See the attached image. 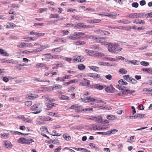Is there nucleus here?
I'll return each instance as SVG.
<instances>
[{
    "mask_svg": "<svg viewBox=\"0 0 152 152\" xmlns=\"http://www.w3.org/2000/svg\"><path fill=\"white\" fill-rule=\"evenodd\" d=\"M107 48L108 51L112 53H118L122 49V48L119 47V45L115 43H111L109 44Z\"/></svg>",
    "mask_w": 152,
    "mask_h": 152,
    "instance_id": "obj_1",
    "label": "nucleus"
},
{
    "mask_svg": "<svg viewBox=\"0 0 152 152\" xmlns=\"http://www.w3.org/2000/svg\"><path fill=\"white\" fill-rule=\"evenodd\" d=\"M18 143L26 144H29L32 142H34L33 139H26L23 137H21L18 140Z\"/></svg>",
    "mask_w": 152,
    "mask_h": 152,
    "instance_id": "obj_2",
    "label": "nucleus"
},
{
    "mask_svg": "<svg viewBox=\"0 0 152 152\" xmlns=\"http://www.w3.org/2000/svg\"><path fill=\"white\" fill-rule=\"evenodd\" d=\"M144 15V14L143 13H131L129 15H127L126 17L128 18H139L142 17Z\"/></svg>",
    "mask_w": 152,
    "mask_h": 152,
    "instance_id": "obj_3",
    "label": "nucleus"
},
{
    "mask_svg": "<svg viewBox=\"0 0 152 152\" xmlns=\"http://www.w3.org/2000/svg\"><path fill=\"white\" fill-rule=\"evenodd\" d=\"M135 92V91H131L130 90L126 89L123 91H121L118 93L116 94L115 96H122L123 95H127L130 94L131 95H133V94Z\"/></svg>",
    "mask_w": 152,
    "mask_h": 152,
    "instance_id": "obj_4",
    "label": "nucleus"
},
{
    "mask_svg": "<svg viewBox=\"0 0 152 152\" xmlns=\"http://www.w3.org/2000/svg\"><path fill=\"white\" fill-rule=\"evenodd\" d=\"M104 54L102 53L97 51L91 50L89 54V56H92L94 57H103Z\"/></svg>",
    "mask_w": 152,
    "mask_h": 152,
    "instance_id": "obj_5",
    "label": "nucleus"
},
{
    "mask_svg": "<svg viewBox=\"0 0 152 152\" xmlns=\"http://www.w3.org/2000/svg\"><path fill=\"white\" fill-rule=\"evenodd\" d=\"M82 101L84 102H94L96 101V99L94 98L91 97V96H88L86 97H84L81 98Z\"/></svg>",
    "mask_w": 152,
    "mask_h": 152,
    "instance_id": "obj_6",
    "label": "nucleus"
},
{
    "mask_svg": "<svg viewBox=\"0 0 152 152\" xmlns=\"http://www.w3.org/2000/svg\"><path fill=\"white\" fill-rule=\"evenodd\" d=\"M94 32L97 34H99L102 35H108L110 34V33L109 31L101 29L95 30L94 31Z\"/></svg>",
    "mask_w": 152,
    "mask_h": 152,
    "instance_id": "obj_7",
    "label": "nucleus"
},
{
    "mask_svg": "<svg viewBox=\"0 0 152 152\" xmlns=\"http://www.w3.org/2000/svg\"><path fill=\"white\" fill-rule=\"evenodd\" d=\"M115 91V88H113L112 85L109 86H107L105 88V91L108 93H113Z\"/></svg>",
    "mask_w": 152,
    "mask_h": 152,
    "instance_id": "obj_8",
    "label": "nucleus"
},
{
    "mask_svg": "<svg viewBox=\"0 0 152 152\" xmlns=\"http://www.w3.org/2000/svg\"><path fill=\"white\" fill-rule=\"evenodd\" d=\"M106 87V86L105 85L103 86L102 85H100L99 84H96L92 85V88H94L97 89L101 90L105 88Z\"/></svg>",
    "mask_w": 152,
    "mask_h": 152,
    "instance_id": "obj_9",
    "label": "nucleus"
},
{
    "mask_svg": "<svg viewBox=\"0 0 152 152\" xmlns=\"http://www.w3.org/2000/svg\"><path fill=\"white\" fill-rule=\"evenodd\" d=\"M47 106V108H46L47 110H50L53 107H55L56 105H57V104L54 103L52 102H50V103H46Z\"/></svg>",
    "mask_w": 152,
    "mask_h": 152,
    "instance_id": "obj_10",
    "label": "nucleus"
},
{
    "mask_svg": "<svg viewBox=\"0 0 152 152\" xmlns=\"http://www.w3.org/2000/svg\"><path fill=\"white\" fill-rule=\"evenodd\" d=\"M87 75L88 76L92 77L94 79L99 78L100 77L98 74L95 73H87Z\"/></svg>",
    "mask_w": 152,
    "mask_h": 152,
    "instance_id": "obj_11",
    "label": "nucleus"
},
{
    "mask_svg": "<svg viewBox=\"0 0 152 152\" xmlns=\"http://www.w3.org/2000/svg\"><path fill=\"white\" fill-rule=\"evenodd\" d=\"M90 119L94 120L96 122L99 123L102 122V117L100 116H99L97 117H93L92 119L90 118Z\"/></svg>",
    "mask_w": 152,
    "mask_h": 152,
    "instance_id": "obj_12",
    "label": "nucleus"
},
{
    "mask_svg": "<svg viewBox=\"0 0 152 152\" xmlns=\"http://www.w3.org/2000/svg\"><path fill=\"white\" fill-rule=\"evenodd\" d=\"M83 57L81 56H74V60L76 62H81L83 61L82 60Z\"/></svg>",
    "mask_w": 152,
    "mask_h": 152,
    "instance_id": "obj_13",
    "label": "nucleus"
},
{
    "mask_svg": "<svg viewBox=\"0 0 152 152\" xmlns=\"http://www.w3.org/2000/svg\"><path fill=\"white\" fill-rule=\"evenodd\" d=\"M68 38L69 39L71 40H76L78 39L79 37H77V34L75 33L72 34H70L68 37Z\"/></svg>",
    "mask_w": 152,
    "mask_h": 152,
    "instance_id": "obj_14",
    "label": "nucleus"
},
{
    "mask_svg": "<svg viewBox=\"0 0 152 152\" xmlns=\"http://www.w3.org/2000/svg\"><path fill=\"white\" fill-rule=\"evenodd\" d=\"M59 97L61 99L68 100H70L69 97L64 95L60 94L59 95Z\"/></svg>",
    "mask_w": 152,
    "mask_h": 152,
    "instance_id": "obj_15",
    "label": "nucleus"
},
{
    "mask_svg": "<svg viewBox=\"0 0 152 152\" xmlns=\"http://www.w3.org/2000/svg\"><path fill=\"white\" fill-rule=\"evenodd\" d=\"M84 23H79L77 25H76L74 27V28L76 27L78 29H80L82 27L86 28V26L84 25Z\"/></svg>",
    "mask_w": 152,
    "mask_h": 152,
    "instance_id": "obj_16",
    "label": "nucleus"
},
{
    "mask_svg": "<svg viewBox=\"0 0 152 152\" xmlns=\"http://www.w3.org/2000/svg\"><path fill=\"white\" fill-rule=\"evenodd\" d=\"M89 68L93 70L96 72H98L99 70V68L97 66H88Z\"/></svg>",
    "mask_w": 152,
    "mask_h": 152,
    "instance_id": "obj_17",
    "label": "nucleus"
},
{
    "mask_svg": "<svg viewBox=\"0 0 152 152\" xmlns=\"http://www.w3.org/2000/svg\"><path fill=\"white\" fill-rule=\"evenodd\" d=\"M4 145L5 147L7 148H11L12 146L10 142L8 141L5 142Z\"/></svg>",
    "mask_w": 152,
    "mask_h": 152,
    "instance_id": "obj_18",
    "label": "nucleus"
},
{
    "mask_svg": "<svg viewBox=\"0 0 152 152\" xmlns=\"http://www.w3.org/2000/svg\"><path fill=\"white\" fill-rule=\"evenodd\" d=\"M97 39H96V42L98 43L100 42L101 43L102 40L107 39V38L105 37H100L97 36Z\"/></svg>",
    "mask_w": 152,
    "mask_h": 152,
    "instance_id": "obj_19",
    "label": "nucleus"
},
{
    "mask_svg": "<svg viewBox=\"0 0 152 152\" xmlns=\"http://www.w3.org/2000/svg\"><path fill=\"white\" fill-rule=\"evenodd\" d=\"M145 115L144 114L137 113L134 116V118H141Z\"/></svg>",
    "mask_w": 152,
    "mask_h": 152,
    "instance_id": "obj_20",
    "label": "nucleus"
},
{
    "mask_svg": "<svg viewBox=\"0 0 152 152\" xmlns=\"http://www.w3.org/2000/svg\"><path fill=\"white\" fill-rule=\"evenodd\" d=\"M0 54L5 56H9V54L6 51L2 49H0Z\"/></svg>",
    "mask_w": 152,
    "mask_h": 152,
    "instance_id": "obj_21",
    "label": "nucleus"
},
{
    "mask_svg": "<svg viewBox=\"0 0 152 152\" xmlns=\"http://www.w3.org/2000/svg\"><path fill=\"white\" fill-rule=\"evenodd\" d=\"M74 43L75 45H83L86 44V42L84 41L79 40L75 41Z\"/></svg>",
    "mask_w": 152,
    "mask_h": 152,
    "instance_id": "obj_22",
    "label": "nucleus"
},
{
    "mask_svg": "<svg viewBox=\"0 0 152 152\" xmlns=\"http://www.w3.org/2000/svg\"><path fill=\"white\" fill-rule=\"evenodd\" d=\"M26 44L23 42H21L19 43V45H17V47L19 48H26Z\"/></svg>",
    "mask_w": 152,
    "mask_h": 152,
    "instance_id": "obj_23",
    "label": "nucleus"
},
{
    "mask_svg": "<svg viewBox=\"0 0 152 152\" xmlns=\"http://www.w3.org/2000/svg\"><path fill=\"white\" fill-rule=\"evenodd\" d=\"M45 64L44 63H39L36 64L35 65V67L37 68H42L45 66Z\"/></svg>",
    "mask_w": 152,
    "mask_h": 152,
    "instance_id": "obj_24",
    "label": "nucleus"
},
{
    "mask_svg": "<svg viewBox=\"0 0 152 152\" xmlns=\"http://www.w3.org/2000/svg\"><path fill=\"white\" fill-rule=\"evenodd\" d=\"M129 63H131L134 65L139 64V61L135 60H134L132 61H129L128 64H129Z\"/></svg>",
    "mask_w": 152,
    "mask_h": 152,
    "instance_id": "obj_25",
    "label": "nucleus"
},
{
    "mask_svg": "<svg viewBox=\"0 0 152 152\" xmlns=\"http://www.w3.org/2000/svg\"><path fill=\"white\" fill-rule=\"evenodd\" d=\"M89 145L91 148H94L97 151H99V148L94 143H90L89 144Z\"/></svg>",
    "mask_w": 152,
    "mask_h": 152,
    "instance_id": "obj_26",
    "label": "nucleus"
},
{
    "mask_svg": "<svg viewBox=\"0 0 152 152\" xmlns=\"http://www.w3.org/2000/svg\"><path fill=\"white\" fill-rule=\"evenodd\" d=\"M107 118L109 120H114L117 119V117H115L112 115H108L107 116Z\"/></svg>",
    "mask_w": 152,
    "mask_h": 152,
    "instance_id": "obj_27",
    "label": "nucleus"
},
{
    "mask_svg": "<svg viewBox=\"0 0 152 152\" xmlns=\"http://www.w3.org/2000/svg\"><path fill=\"white\" fill-rule=\"evenodd\" d=\"M123 78L127 81L130 82V79L131 77H130L129 75H124L123 76Z\"/></svg>",
    "mask_w": 152,
    "mask_h": 152,
    "instance_id": "obj_28",
    "label": "nucleus"
},
{
    "mask_svg": "<svg viewBox=\"0 0 152 152\" xmlns=\"http://www.w3.org/2000/svg\"><path fill=\"white\" fill-rule=\"evenodd\" d=\"M13 132L12 133L13 134H18V135H27L29 134H24L23 133L20 132L14 131H13Z\"/></svg>",
    "mask_w": 152,
    "mask_h": 152,
    "instance_id": "obj_29",
    "label": "nucleus"
},
{
    "mask_svg": "<svg viewBox=\"0 0 152 152\" xmlns=\"http://www.w3.org/2000/svg\"><path fill=\"white\" fill-rule=\"evenodd\" d=\"M48 95H46L45 96L46 97V101H48L50 102V103L51 102H53L55 101V99L53 98H51L49 97H48Z\"/></svg>",
    "mask_w": 152,
    "mask_h": 152,
    "instance_id": "obj_30",
    "label": "nucleus"
},
{
    "mask_svg": "<svg viewBox=\"0 0 152 152\" xmlns=\"http://www.w3.org/2000/svg\"><path fill=\"white\" fill-rule=\"evenodd\" d=\"M64 138L66 140H70L71 137L68 134H64L63 135Z\"/></svg>",
    "mask_w": 152,
    "mask_h": 152,
    "instance_id": "obj_31",
    "label": "nucleus"
},
{
    "mask_svg": "<svg viewBox=\"0 0 152 152\" xmlns=\"http://www.w3.org/2000/svg\"><path fill=\"white\" fill-rule=\"evenodd\" d=\"M62 87L61 85L59 84H56L55 86H53L52 88V90H54V88L56 89H60L62 88Z\"/></svg>",
    "mask_w": 152,
    "mask_h": 152,
    "instance_id": "obj_32",
    "label": "nucleus"
},
{
    "mask_svg": "<svg viewBox=\"0 0 152 152\" xmlns=\"http://www.w3.org/2000/svg\"><path fill=\"white\" fill-rule=\"evenodd\" d=\"M28 96L29 97V99H33L34 98H37L38 97V95L37 94L35 95L33 94H30Z\"/></svg>",
    "mask_w": 152,
    "mask_h": 152,
    "instance_id": "obj_33",
    "label": "nucleus"
},
{
    "mask_svg": "<svg viewBox=\"0 0 152 152\" xmlns=\"http://www.w3.org/2000/svg\"><path fill=\"white\" fill-rule=\"evenodd\" d=\"M118 83L120 84L126 85L128 84L127 82L124 81L122 79H121L118 81Z\"/></svg>",
    "mask_w": 152,
    "mask_h": 152,
    "instance_id": "obj_34",
    "label": "nucleus"
},
{
    "mask_svg": "<svg viewBox=\"0 0 152 152\" xmlns=\"http://www.w3.org/2000/svg\"><path fill=\"white\" fill-rule=\"evenodd\" d=\"M72 18L73 19H75L78 20H81L82 19V18L80 17L75 15L72 16Z\"/></svg>",
    "mask_w": 152,
    "mask_h": 152,
    "instance_id": "obj_35",
    "label": "nucleus"
},
{
    "mask_svg": "<svg viewBox=\"0 0 152 152\" xmlns=\"http://www.w3.org/2000/svg\"><path fill=\"white\" fill-rule=\"evenodd\" d=\"M38 107L37 104H35L32 106L31 107V109L32 110H37Z\"/></svg>",
    "mask_w": 152,
    "mask_h": 152,
    "instance_id": "obj_36",
    "label": "nucleus"
},
{
    "mask_svg": "<svg viewBox=\"0 0 152 152\" xmlns=\"http://www.w3.org/2000/svg\"><path fill=\"white\" fill-rule=\"evenodd\" d=\"M16 26V25L13 23H8V24L7 25L6 28H10L12 27H15Z\"/></svg>",
    "mask_w": 152,
    "mask_h": 152,
    "instance_id": "obj_37",
    "label": "nucleus"
},
{
    "mask_svg": "<svg viewBox=\"0 0 152 152\" xmlns=\"http://www.w3.org/2000/svg\"><path fill=\"white\" fill-rule=\"evenodd\" d=\"M109 131L107 132H98L96 133L97 134H102L103 135H110L109 134Z\"/></svg>",
    "mask_w": 152,
    "mask_h": 152,
    "instance_id": "obj_38",
    "label": "nucleus"
},
{
    "mask_svg": "<svg viewBox=\"0 0 152 152\" xmlns=\"http://www.w3.org/2000/svg\"><path fill=\"white\" fill-rule=\"evenodd\" d=\"M119 71L120 73L123 74H126L127 72L126 70L123 68L120 69Z\"/></svg>",
    "mask_w": 152,
    "mask_h": 152,
    "instance_id": "obj_39",
    "label": "nucleus"
},
{
    "mask_svg": "<svg viewBox=\"0 0 152 152\" xmlns=\"http://www.w3.org/2000/svg\"><path fill=\"white\" fill-rule=\"evenodd\" d=\"M140 64L142 66H146L149 65V63L146 61H142L140 62Z\"/></svg>",
    "mask_w": 152,
    "mask_h": 152,
    "instance_id": "obj_40",
    "label": "nucleus"
},
{
    "mask_svg": "<svg viewBox=\"0 0 152 152\" xmlns=\"http://www.w3.org/2000/svg\"><path fill=\"white\" fill-rule=\"evenodd\" d=\"M109 135L112 134H114L117 132H118V130L116 129H113L111 130L110 131H109Z\"/></svg>",
    "mask_w": 152,
    "mask_h": 152,
    "instance_id": "obj_41",
    "label": "nucleus"
},
{
    "mask_svg": "<svg viewBox=\"0 0 152 152\" xmlns=\"http://www.w3.org/2000/svg\"><path fill=\"white\" fill-rule=\"evenodd\" d=\"M116 87L118 88L119 89L121 90H124V88H126V87L124 86H120L119 85H117Z\"/></svg>",
    "mask_w": 152,
    "mask_h": 152,
    "instance_id": "obj_42",
    "label": "nucleus"
},
{
    "mask_svg": "<svg viewBox=\"0 0 152 152\" xmlns=\"http://www.w3.org/2000/svg\"><path fill=\"white\" fill-rule=\"evenodd\" d=\"M78 68L80 70H83L85 68V66L84 65L81 64L78 66Z\"/></svg>",
    "mask_w": 152,
    "mask_h": 152,
    "instance_id": "obj_43",
    "label": "nucleus"
},
{
    "mask_svg": "<svg viewBox=\"0 0 152 152\" xmlns=\"http://www.w3.org/2000/svg\"><path fill=\"white\" fill-rule=\"evenodd\" d=\"M32 104V102L31 101H27L25 102V105L27 106H31Z\"/></svg>",
    "mask_w": 152,
    "mask_h": 152,
    "instance_id": "obj_44",
    "label": "nucleus"
},
{
    "mask_svg": "<svg viewBox=\"0 0 152 152\" xmlns=\"http://www.w3.org/2000/svg\"><path fill=\"white\" fill-rule=\"evenodd\" d=\"M98 64L99 65H110L109 64V63H106V62H99L98 63Z\"/></svg>",
    "mask_w": 152,
    "mask_h": 152,
    "instance_id": "obj_45",
    "label": "nucleus"
},
{
    "mask_svg": "<svg viewBox=\"0 0 152 152\" xmlns=\"http://www.w3.org/2000/svg\"><path fill=\"white\" fill-rule=\"evenodd\" d=\"M59 15L58 14H51L50 16V18H57L58 17Z\"/></svg>",
    "mask_w": 152,
    "mask_h": 152,
    "instance_id": "obj_46",
    "label": "nucleus"
},
{
    "mask_svg": "<svg viewBox=\"0 0 152 152\" xmlns=\"http://www.w3.org/2000/svg\"><path fill=\"white\" fill-rule=\"evenodd\" d=\"M151 69L150 68H142L141 69V70L145 72H147L148 73H150V70Z\"/></svg>",
    "mask_w": 152,
    "mask_h": 152,
    "instance_id": "obj_47",
    "label": "nucleus"
},
{
    "mask_svg": "<svg viewBox=\"0 0 152 152\" xmlns=\"http://www.w3.org/2000/svg\"><path fill=\"white\" fill-rule=\"evenodd\" d=\"M105 16H107L110 18H111L114 19L116 17L115 15L111 14H109L108 15H105Z\"/></svg>",
    "mask_w": 152,
    "mask_h": 152,
    "instance_id": "obj_48",
    "label": "nucleus"
},
{
    "mask_svg": "<svg viewBox=\"0 0 152 152\" xmlns=\"http://www.w3.org/2000/svg\"><path fill=\"white\" fill-rule=\"evenodd\" d=\"M61 50L60 49V48H58L55 49H53L52 51L53 52H59Z\"/></svg>",
    "mask_w": 152,
    "mask_h": 152,
    "instance_id": "obj_49",
    "label": "nucleus"
},
{
    "mask_svg": "<svg viewBox=\"0 0 152 152\" xmlns=\"http://www.w3.org/2000/svg\"><path fill=\"white\" fill-rule=\"evenodd\" d=\"M132 5L133 7L137 8L138 7L139 5L137 2H133L132 4Z\"/></svg>",
    "mask_w": 152,
    "mask_h": 152,
    "instance_id": "obj_50",
    "label": "nucleus"
},
{
    "mask_svg": "<svg viewBox=\"0 0 152 152\" xmlns=\"http://www.w3.org/2000/svg\"><path fill=\"white\" fill-rule=\"evenodd\" d=\"M111 43H108L107 42H105L103 41L102 40L101 43V44L102 45H108V47L109 45H110L109 44H110Z\"/></svg>",
    "mask_w": 152,
    "mask_h": 152,
    "instance_id": "obj_51",
    "label": "nucleus"
},
{
    "mask_svg": "<svg viewBox=\"0 0 152 152\" xmlns=\"http://www.w3.org/2000/svg\"><path fill=\"white\" fill-rule=\"evenodd\" d=\"M132 79H130V82H131L133 84H136L137 83V81L135 79L131 77Z\"/></svg>",
    "mask_w": 152,
    "mask_h": 152,
    "instance_id": "obj_52",
    "label": "nucleus"
},
{
    "mask_svg": "<svg viewBox=\"0 0 152 152\" xmlns=\"http://www.w3.org/2000/svg\"><path fill=\"white\" fill-rule=\"evenodd\" d=\"M20 7V5L19 4H12L11 5V7L12 8H14L15 7L19 8Z\"/></svg>",
    "mask_w": 152,
    "mask_h": 152,
    "instance_id": "obj_53",
    "label": "nucleus"
},
{
    "mask_svg": "<svg viewBox=\"0 0 152 152\" xmlns=\"http://www.w3.org/2000/svg\"><path fill=\"white\" fill-rule=\"evenodd\" d=\"M101 21V20L99 19H94L93 20V21H92V22H93V23H100Z\"/></svg>",
    "mask_w": 152,
    "mask_h": 152,
    "instance_id": "obj_54",
    "label": "nucleus"
},
{
    "mask_svg": "<svg viewBox=\"0 0 152 152\" xmlns=\"http://www.w3.org/2000/svg\"><path fill=\"white\" fill-rule=\"evenodd\" d=\"M80 126H75L71 127L70 129L71 130H73V129H80Z\"/></svg>",
    "mask_w": 152,
    "mask_h": 152,
    "instance_id": "obj_55",
    "label": "nucleus"
},
{
    "mask_svg": "<svg viewBox=\"0 0 152 152\" xmlns=\"http://www.w3.org/2000/svg\"><path fill=\"white\" fill-rule=\"evenodd\" d=\"M35 35L38 37H40L41 36H43L44 35V33H37L36 32L35 33Z\"/></svg>",
    "mask_w": 152,
    "mask_h": 152,
    "instance_id": "obj_56",
    "label": "nucleus"
},
{
    "mask_svg": "<svg viewBox=\"0 0 152 152\" xmlns=\"http://www.w3.org/2000/svg\"><path fill=\"white\" fill-rule=\"evenodd\" d=\"M56 80L57 81H64V78L63 77H58L56 78Z\"/></svg>",
    "mask_w": 152,
    "mask_h": 152,
    "instance_id": "obj_57",
    "label": "nucleus"
},
{
    "mask_svg": "<svg viewBox=\"0 0 152 152\" xmlns=\"http://www.w3.org/2000/svg\"><path fill=\"white\" fill-rule=\"evenodd\" d=\"M38 50L39 51V52L43 50V48L42 47V45H39V46H38Z\"/></svg>",
    "mask_w": 152,
    "mask_h": 152,
    "instance_id": "obj_58",
    "label": "nucleus"
},
{
    "mask_svg": "<svg viewBox=\"0 0 152 152\" xmlns=\"http://www.w3.org/2000/svg\"><path fill=\"white\" fill-rule=\"evenodd\" d=\"M146 4V2L145 0H142L140 2V4L141 6H143Z\"/></svg>",
    "mask_w": 152,
    "mask_h": 152,
    "instance_id": "obj_59",
    "label": "nucleus"
},
{
    "mask_svg": "<svg viewBox=\"0 0 152 152\" xmlns=\"http://www.w3.org/2000/svg\"><path fill=\"white\" fill-rule=\"evenodd\" d=\"M9 63L18 64V62L17 61H13L12 60H9Z\"/></svg>",
    "mask_w": 152,
    "mask_h": 152,
    "instance_id": "obj_60",
    "label": "nucleus"
},
{
    "mask_svg": "<svg viewBox=\"0 0 152 152\" xmlns=\"http://www.w3.org/2000/svg\"><path fill=\"white\" fill-rule=\"evenodd\" d=\"M65 25L66 27H73L74 26L73 24L72 23H67V24H65Z\"/></svg>",
    "mask_w": 152,
    "mask_h": 152,
    "instance_id": "obj_61",
    "label": "nucleus"
},
{
    "mask_svg": "<svg viewBox=\"0 0 152 152\" xmlns=\"http://www.w3.org/2000/svg\"><path fill=\"white\" fill-rule=\"evenodd\" d=\"M105 77L107 79L110 80L112 79V76L111 75L109 74L105 76Z\"/></svg>",
    "mask_w": 152,
    "mask_h": 152,
    "instance_id": "obj_62",
    "label": "nucleus"
},
{
    "mask_svg": "<svg viewBox=\"0 0 152 152\" xmlns=\"http://www.w3.org/2000/svg\"><path fill=\"white\" fill-rule=\"evenodd\" d=\"M61 149V146H59L58 148L55 149L54 150V152H59Z\"/></svg>",
    "mask_w": 152,
    "mask_h": 152,
    "instance_id": "obj_63",
    "label": "nucleus"
},
{
    "mask_svg": "<svg viewBox=\"0 0 152 152\" xmlns=\"http://www.w3.org/2000/svg\"><path fill=\"white\" fill-rule=\"evenodd\" d=\"M2 80L4 81L6 83H7L9 81V78L6 77H3V78Z\"/></svg>",
    "mask_w": 152,
    "mask_h": 152,
    "instance_id": "obj_64",
    "label": "nucleus"
}]
</instances>
